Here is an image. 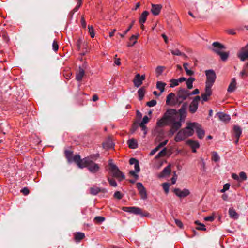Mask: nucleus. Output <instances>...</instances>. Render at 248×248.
Listing matches in <instances>:
<instances>
[{
    "label": "nucleus",
    "mask_w": 248,
    "mask_h": 248,
    "mask_svg": "<svg viewBox=\"0 0 248 248\" xmlns=\"http://www.w3.org/2000/svg\"><path fill=\"white\" fill-rule=\"evenodd\" d=\"M99 154L91 155L90 156L81 159L80 156L75 157V161L78 163V166L80 168H87L89 170L93 173L99 171L100 167L98 164L94 163L93 160L96 159L99 157Z\"/></svg>",
    "instance_id": "obj_1"
},
{
    "label": "nucleus",
    "mask_w": 248,
    "mask_h": 248,
    "mask_svg": "<svg viewBox=\"0 0 248 248\" xmlns=\"http://www.w3.org/2000/svg\"><path fill=\"white\" fill-rule=\"evenodd\" d=\"M187 104L184 103L181 108L176 110L177 115L174 120H170L169 122L171 124V127L175 130H178L182 126V123L185 120L186 116Z\"/></svg>",
    "instance_id": "obj_2"
},
{
    "label": "nucleus",
    "mask_w": 248,
    "mask_h": 248,
    "mask_svg": "<svg viewBox=\"0 0 248 248\" xmlns=\"http://www.w3.org/2000/svg\"><path fill=\"white\" fill-rule=\"evenodd\" d=\"M176 115H177L176 109H170L168 110L163 116L160 119L157 120L156 125L159 127H163L169 124L170 120H174Z\"/></svg>",
    "instance_id": "obj_3"
},
{
    "label": "nucleus",
    "mask_w": 248,
    "mask_h": 248,
    "mask_svg": "<svg viewBox=\"0 0 248 248\" xmlns=\"http://www.w3.org/2000/svg\"><path fill=\"white\" fill-rule=\"evenodd\" d=\"M109 170L112 173V176L116 178L119 181H122L125 179L124 174L119 170L118 167L113 163L112 159L108 161Z\"/></svg>",
    "instance_id": "obj_4"
},
{
    "label": "nucleus",
    "mask_w": 248,
    "mask_h": 248,
    "mask_svg": "<svg viewBox=\"0 0 248 248\" xmlns=\"http://www.w3.org/2000/svg\"><path fill=\"white\" fill-rule=\"evenodd\" d=\"M189 96V92L188 90L185 89L180 88L177 93L175 101L172 102L171 104L173 105L177 104L180 105Z\"/></svg>",
    "instance_id": "obj_5"
},
{
    "label": "nucleus",
    "mask_w": 248,
    "mask_h": 248,
    "mask_svg": "<svg viewBox=\"0 0 248 248\" xmlns=\"http://www.w3.org/2000/svg\"><path fill=\"white\" fill-rule=\"evenodd\" d=\"M206 76V80L205 82V87L211 88L216 79V74L215 71L212 69L207 70L205 71Z\"/></svg>",
    "instance_id": "obj_6"
},
{
    "label": "nucleus",
    "mask_w": 248,
    "mask_h": 248,
    "mask_svg": "<svg viewBox=\"0 0 248 248\" xmlns=\"http://www.w3.org/2000/svg\"><path fill=\"white\" fill-rule=\"evenodd\" d=\"M122 209L124 212L133 213L135 215H140L142 217L150 216V214L148 212H142V209L137 207H124Z\"/></svg>",
    "instance_id": "obj_7"
},
{
    "label": "nucleus",
    "mask_w": 248,
    "mask_h": 248,
    "mask_svg": "<svg viewBox=\"0 0 248 248\" xmlns=\"http://www.w3.org/2000/svg\"><path fill=\"white\" fill-rule=\"evenodd\" d=\"M201 97L200 96H196L193 98L189 106V111L191 113L193 114L196 112Z\"/></svg>",
    "instance_id": "obj_8"
},
{
    "label": "nucleus",
    "mask_w": 248,
    "mask_h": 248,
    "mask_svg": "<svg viewBox=\"0 0 248 248\" xmlns=\"http://www.w3.org/2000/svg\"><path fill=\"white\" fill-rule=\"evenodd\" d=\"M196 125L197 123L195 122L188 123L187 124V126L185 128H183L187 137H190L193 135L194 132V126H196Z\"/></svg>",
    "instance_id": "obj_9"
},
{
    "label": "nucleus",
    "mask_w": 248,
    "mask_h": 248,
    "mask_svg": "<svg viewBox=\"0 0 248 248\" xmlns=\"http://www.w3.org/2000/svg\"><path fill=\"white\" fill-rule=\"evenodd\" d=\"M136 185L137 188L139 191L141 198L144 200L147 199V191L146 190V188L143 186V184L140 182H138L137 183Z\"/></svg>",
    "instance_id": "obj_10"
},
{
    "label": "nucleus",
    "mask_w": 248,
    "mask_h": 248,
    "mask_svg": "<svg viewBox=\"0 0 248 248\" xmlns=\"http://www.w3.org/2000/svg\"><path fill=\"white\" fill-rule=\"evenodd\" d=\"M212 46H214V48L213 49V51L218 55L222 51H223L224 50L226 49L225 46L217 42H214Z\"/></svg>",
    "instance_id": "obj_11"
},
{
    "label": "nucleus",
    "mask_w": 248,
    "mask_h": 248,
    "mask_svg": "<svg viewBox=\"0 0 248 248\" xmlns=\"http://www.w3.org/2000/svg\"><path fill=\"white\" fill-rule=\"evenodd\" d=\"M145 78V75H142L141 76L140 74H137L133 79L134 86L136 87L140 86L142 84L143 81Z\"/></svg>",
    "instance_id": "obj_12"
},
{
    "label": "nucleus",
    "mask_w": 248,
    "mask_h": 248,
    "mask_svg": "<svg viewBox=\"0 0 248 248\" xmlns=\"http://www.w3.org/2000/svg\"><path fill=\"white\" fill-rule=\"evenodd\" d=\"M174 193L179 197L184 198L189 195L190 192L187 189L181 190L179 188H175L174 189Z\"/></svg>",
    "instance_id": "obj_13"
},
{
    "label": "nucleus",
    "mask_w": 248,
    "mask_h": 248,
    "mask_svg": "<svg viewBox=\"0 0 248 248\" xmlns=\"http://www.w3.org/2000/svg\"><path fill=\"white\" fill-rule=\"evenodd\" d=\"M65 154V156L66 158L67 159L68 162L69 163H72V162H75L76 164L78 165V163L75 161V157L77 156H80L78 155H75L74 157H73V152L69 150H65L64 151Z\"/></svg>",
    "instance_id": "obj_14"
},
{
    "label": "nucleus",
    "mask_w": 248,
    "mask_h": 248,
    "mask_svg": "<svg viewBox=\"0 0 248 248\" xmlns=\"http://www.w3.org/2000/svg\"><path fill=\"white\" fill-rule=\"evenodd\" d=\"M212 91L211 88L205 87V93L201 95L202 103L208 100L209 97L212 95Z\"/></svg>",
    "instance_id": "obj_15"
},
{
    "label": "nucleus",
    "mask_w": 248,
    "mask_h": 248,
    "mask_svg": "<svg viewBox=\"0 0 248 248\" xmlns=\"http://www.w3.org/2000/svg\"><path fill=\"white\" fill-rule=\"evenodd\" d=\"M100 192L105 193L107 192V190L105 188H101L95 186L90 188V193L93 195H96Z\"/></svg>",
    "instance_id": "obj_16"
},
{
    "label": "nucleus",
    "mask_w": 248,
    "mask_h": 248,
    "mask_svg": "<svg viewBox=\"0 0 248 248\" xmlns=\"http://www.w3.org/2000/svg\"><path fill=\"white\" fill-rule=\"evenodd\" d=\"M194 130H196L197 136L199 139H202L204 137L205 135V131L202 128V126L200 124L197 123L196 126H194Z\"/></svg>",
    "instance_id": "obj_17"
},
{
    "label": "nucleus",
    "mask_w": 248,
    "mask_h": 248,
    "mask_svg": "<svg viewBox=\"0 0 248 248\" xmlns=\"http://www.w3.org/2000/svg\"><path fill=\"white\" fill-rule=\"evenodd\" d=\"M187 138V137L184 131L183 130V129H182L177 133L174 138V140L176 142H179L185 140Z\"/></svg>",
    "instance_id": "obj_18"
},
{
    "label": "nucleus",
    "mask_w": 248,
    "mask_h": 248,
    "mask_svg": "<svg viewBox=\"0 0 248 248\" xmlns=\"http://www.w3.org/2000/svg\"><path fill=\"white\" fill-rule=\"evenodd\" d=\"M186 144L189 146L192 149V151L193 153L196 152V149L199 148L200 145L198 141H194L192 140H188L186 142Z\"/></svg>",
    "instance_id": "obj_19"
},
{
    "label": "nucleus",
    "mask_w": 248,
    "mask_h": 248,
    "mask_svg": "<svg viewBox=\"0 0 248 248\" xmlns=\"http://www.w3.org/2000/svg\"><path fill=\"white\" fill-rule=\"evenodd\" d=\"M162 6L161 4H152L151 12L154 16L159 15Z\"/></svg>",
    "instance_id": "obj_20"
},
{
    "label": "nucleus",
    "mask_w": 248,
    "mask_h": 248,
    "mask_svg": "<svg viewBox=\"0 0 248 248\" xmlns=\"http://www.w3.org/2000/svg\"><path fill=\"white\" fill-rule=\"evenodd\" d=\"M171 172L170 165H169L166 167L158 175L159 178H163L169 176Z\"/></svg>",
    "instance_id": "obj_21"
},
{
    "label": "nucleus",
    "mask_w": 248,
    "mask_h": 248,
    "mask_svg": "<svg viewBox=\"0 0 248 248\" xmlns=\"http://www.w3.org/2000/svg\"><path fill=\"white\" fill-rule=\"evenodd\" d=\"M135 170H131L129 171V174L134 176L136 179H138V175L136 174V172L138 173L140 171V167L139 165V162H138L136 164L134 165Z\"/></svg>",
    "instance_id": "obj_22"
},
{
    "label": "nucleus",
    "mask_w": 248,
    "mask_h": 248,
    "mask_svg": "<svg viewBox=\"0 0 248 248\" xmlns=\"http://www.w3.org/2000/svg\"><path fill=\"white\" fill-rule=\"evenodd\" d=\"M219 119L224 122H229L231 119V117L229 115L225 114L223 112H218L217 113Z\"/></svg>",
    "instance_id": "obj_23"
},
{
    "label": "nucleus",
    "mask_w": 248,
    "mask_h": 248,
    "mask_svg": "<svg viewBox=\"0 0 248 248\" xmlns=\"http://www.w3.org/2000/svg\"><path fill=\"white\" fill-rule=\"evenodd\" d=\"M85 75V71L81 67H79V71L76 73V79L78 81H81Z\"/></svg>",
    "instance_id": "obj_24"
},
{
    "label": "nucleus",
    "mask_w": 248,
    "mask_h": 248,
    "mask_svg": "<svg viewBox=\"0 0 248 248\" xmlns=\"http://www.w3.org/2000/svg\"><path fill=\"white\" fill-rule=\"evenodd\" d=\"M236 88V82L235 79L232 78L230 83L229 87L227 89V91L229 93H232L235 91Z\"/></svg>",
    "instance_id": "obj_25"
},
{
    "label": "nucleus",
    "mask_w": 248,
    "mask_h": 248,
    "mask_svg": "<svg viewBox=\"0 0 248 248\" xmlns=\"http://www.w3.org/2000/svg\"><path fill=\"white\" fill-rule=\"evenodd\" d=\"M229 217L233 219H237L239 217L238 214L236 212L235 210L233 208H230L229 209Z\"/></svg>",
    "instance_id": "obj_26"
},
{
    "label": "nucleus",
    "mask_w": 248,
    "mask_h": 248,
    "mask_svg": "<svg viewBox=\"0 0 248 248\" xmlns=\"http://www.w3.org/2000/svg\"><path fill=\"white\" fill-rule=\"evenodd\" d=\"M127 144L130 149H136L138 147V143L136 140L133 138L128 140Z\"/></svg>",
    "instance_id": "obj_27"
},
{
    "label": "nucleus",
    "mask_w": 248,
    "mask_h": 248,
    "mask_svg": "<svg viewBox=\"0 0 248 248\" xmlns=\"http://www.w3.org/2000/svg\"><path fill=\"white\" fill-rule=\"evenodd\" d=\"M149 15V12L147 11H144L141 15L140 19L139 22L140 24H144L147 19V16Z\"/></svg>",
    "instance_id": "obj_28"
},
{
    "label": "nucleus",
    "mask_w": 248,
    "mask_h": 248,
    "mask_svg": "<svg viewBox=\"0 0 248 248\" xmlns=\"http://www.w3.org/2000/svg\"><path fill=\"white\" fill-rule=\"evenodd\" d=\"M85 237V234L81 232H78L74 234V239L76 242H79Z\"/></svg>",
    "instance_id": "obj_29"
},
{
    "label": "nucleus",
    "mask_w": 248,
    "mask_h": 248,
    "mask_svg": "<svg viewBox=\"0 0 248 248\" xmlns=\"http://www.w3.org/2000/svg\"><path fill=\"white\" fill-rule=\"evenodd\" d=\"M233 134L235 137L240 138L242 134V129L238 125H234L233 127Z\"/></svg>",
    "instance_id": "obj_30"
},
{
    "label": "nucleus",
    "mask_w": 248,
    "mask_h": 248,
    "mask_svg": "<svg viewBox=\"0 0 248 248\" xmlns=\"http://www.w3.org/2000/svg\"><path fill=\"white\" fill-rule=\"evenodd\" d=\"M82 0H76V1L77 2V4L76 6V7L72 10L70 13V15L71 16H72L74 14L75 12H77L79 8L81 6L82 4Z\"/></svg>",
    "instance_id": "obj_31"
},
{
    "label": "nucleus",
    "mask_w": 248,
    "mask_h": 248,
    "mask_svg": "<svg viewBox=\"0 0 248 248\" xmlns=\"http://www.w3.org/2000/svg\"><path fill=\"white\" fill-rule=\"evenodd\" d=\"M175 97V94L173 93H170L166 97V104L167 105H172V102H174L175 100L172 101L171 102H170V100L172 99H174ZM172 105H173L172 104Z\"/></svg>",
    "instance_id": "obj_32"
},
{
    "label": "nucleus",
    "mask_w": 248,
    "mask_h": 248,
    "mask_svg": "<svg viewBox=\"0 0 248 248\" xmlns=\"http://www.w3.org/2000/svg\"><path fill=\"white\" fill-rule=\"evenodd\" d=\"M139 34H137L136 35H132L129 40L130 41H133L132 43H128L127 44L128 46H132L134 45L137 43V40L139 37Z\"/></svg>",
    "instance_id": "obj_33"
},
{
    "label": "nucleus",
    "mask_w": 248,
    "mask_h": 248,
    "mask_svg": "<svg viewBox=\"0 0 248 248\" xmlns=\"http://www.w3.org/2000/svg\"><path fill=\"white\" fill-rule=\"evenodd\" d=\"M238 57L241 61H245L246 60L248 59V53L243 49L242 51L238 55Z\"/></svg>",
    "instance_id": "obj_34"
},
{
    "label": "nucleus",
    "mask_w": 248,
    "mask_h": 248,
    "mask_svg": "<svg viewBox=\"0 0 248 248\" xmlns=\"http://www.w3.org/2000/svg\"><path fill=\"white\" fill-rule=\"evenodd\" d=\"M166 85V84L162 81H157L156 82V88L160 91V93H162L164 91Z\"/></svg>",
    "instance_id": "obj_35"
},
{
    "label": "nucleus",
    "mask_w": 248,
    "mask_h": 248,
    "mask_svg": "<svg viewBox=\"0 0 248 248\" xmlns=\"http://www.w3.org/2000/svg\"><path fill=\"white\" fill-rule=\"evenodd\" d=\"M195 81V78L192 77H189L186 80V84L188 89H191L193 88V82Z\"/></svg>",
    "instance_id": "obj_36"
},
{
    "label": "nucleus",
    "mask_w": 248,
    "mask_h": 248,
    "mask_svg": "<svg viewBox=\"0 0 248 248\" xmlns=\"http://www.w3.org/2000/svg\"><path fill=\"white\" fill-rule=\"evenodd\" d=\"M145 93V90L144 87H141L138 91L139 99L140 100H142L143 99Z\"/></svg>",
    "instance_id": "obj_37"
},
{
    "label": "nucleus",
    "mask_w": 248,
    "mask_h": 248,
    "mask_svg": "<svg viewBox=\"0 0 248 248\" xmlns=\"http://www.w3.org/2000/svg\"><path fill=\"white\" fill-rule=\"evenodd\" d=\"M229 55V52H224L222 51L221 53H220L219 56L220 57V59L223 61H225L227 60Z\"/></svg>",
    "instance_id": "obj_38"
},
{
    "label": "nucleus",
    "mask_w": 248,
    "mask_h": 248,
    "mask_svg": "<svg viewBox=\"0 0 248 248\" xmlns=\"http://www.w3.org/2000/svg\"><path fill=\"white\" fill-rule=\"evenodd\" d=\"M165 67L162 66H158L155 69V74L157 77L162 74Z\"/></svg>",
    "instance_id": "obj_39"
},
{
    "label": "nucleus",
    "mask_w": 248,
    "mask_h": 248,
    "mask_svg": "<svg viewBox=\"0 0 248 248\" xmlns=\"http://www.w3.org/2000/svg\"><path fill=\"white\" fill-rule=\"evenodd\" d=\"M167 154V150L166 148L163 149L160 152H159L157 155L155 156V158H158L161 157L165 156Z\"/></svg>",
    "instance_id": "obj_40"
},
{
    "label": "nucleus",
    "mask_w": 248,
    "mask_h": 248,
    "mask_svg": "<svg viewBox=\"0 0 248 248\" xmlns=\"http://www.w3.org/2000/svg\"><path fill=\"white\" fill-rule=\"evenodd\" d=\"M170 88H173L179 85L178 79H172L170 80Z\"/></svg>",
    "instance_id": "obj_41"
},
{
    "label": "nucleus",
    "mask_w": 248,
    "mask_h": 248,
    "mask_svg": "<svg viewBox=\"0 0 248 248\" xmlns=\"http://www.w3.org/2000/svg\"><path fill=\"white\" fill-rule=\"evenodd\" d=\"M134 23V21H133L131 23V24L129 26L128 28L127 29H125V31H124V33H118V34L122 37L124 38V35L128 32V31L131 29L132 28L133 24Z\"/></svg>",
    "instance_id": "obj_42"
},
{
    "label": "nucleus",
    "mask_w": 248,
    "mask_h": 248,
    "mask_svg": "<svg viewBox=\"0 0 248 248\" xmlns=\"http://www.w3.org/2000/svg\"><path fill=\"white\" fill-rule=\"evenodd\" d=\"M171 53L174 55L176 56H185V54L182 52H181L179 50L176 49L175 50H171Z\"/></svg>",
    "instance_id": "obj_43"
},
{
    "label": "nucleus",
    "mask_w": 248,
    "mask_h": 248,
    "mask_svg": "<svg viewBox=\"0 0 248 248\" xmlns=\"http://www.w3.org/2000/svg\"><path fill=\"white\" fill-rule=\"evenodd\" d=\"M108 180L109 183V184L113 187H116L117 186V184L116 182V181L109 177H108Z\"/></svg>",
    "instance_id": "obj_44"
},
{
    "label": "nucleus",
    "mask_w": 248,
    "mask_h": 248,
    "mask_svg": "<svg viewBox=\"0 0 248 248\" xmlns=\"http://www.w3.org/2000/svg\"><path fill=\"white\" fill-rule=\"evenodd\" d=\"M219 159L220 157L217 153L216 152H213L212 159L215 162H217L219 161Z\"/></svg>",
    "instance_id": "obj_45"
},
{
    "label": "nucleus",
    "mask_w": 248,
    "mask_h": 248,
    "mask_svg": "<svg viewBox=\"0 0 248 248\" xmlns=\"http://www.w3.org/2000/svg\"><path fill=\"white\" fill-rule=\"evenodd\" d=\"M162 187H163V188L166 194H168V192H169V187H170L169 184L167 183H163L162 184Z\"/></svg>",
    "instance_id": "obj_46"
},
{
    "label": "nucleus",
    "mask_w": 248,
    "mask_h": 248,
    "mask_svg": "<svg viewBox=\"0 0 248 248\" xmlns=\"http://www.w3.org/2000/svg\"><path fill=\"white\" fill-rule=\"evenodd\" d=\"M247 179V175L245 172L242 171L239 173V181H244Z\"/></svg>",
    "instance_id": "obj_47"
},
{
    "label": "nucleus",
    "mask_w": 248,
    "mask_h": 248,
    "mask_svg": "<svg viewBox=\"0 0 248 248\" xmlns=\"http://www.w3.org/2000/svg\"><path fill=\"white\" fill-rule=\"evenodd\" d=\"M53 49L55 52L58 51L59 49V45L58 42L56 40H54L52 44Z\"/></svg>",
    "instance_id": "obj_48"
},
{
    "label": "nucleus",
    "mask_w": 248,
    "mask_h": 248,
    "mask_svg": "<svg viewBox=\"0 0 248 248\" xmlns=\"http://www.w3.org/2000/svg\"><path fill=\"white\" fill-rule=\"evenodd\" d=\"M156 104V101L155 100L153 99L150 101L147 102L146 103L147 106L150 107H154L155 106Z\"/></svg>",
    "instance_id": "obj_49"
},
{
    "label": "nucleus",
    "mask_w": 248,
    "mask_h": 248,
    "mask_svg": "<svg viewBox=\"0 0 248 248\" xmlns=\"http://www.w3.org/2000/svg\"><path fill=\"white\" fill-rule=\"evenodd\" d=\"M89 32L91 35L92 38H93L94 37V33L93 31V28L92 26H88Z\"/></svg>",
    "instance_id": "obj_50"
},
{
    "label": "nucleus",
    "mask_w": 248,
    "mask_h": 248,
    "mask_svg": "<svg viewBox=\"0 0 248 248\" xmlns=\"http://www.w3.org/2000/svg\"><path fill=\"white\" fill-rule=\"evenodd\" d=\"M102 145L104 148H110L113 147V144L111 141H108L106 143H103Z\"/></svg>",
    "instance_id": "obj_51"
},
{
    "label": "nucleus",
    "mask_w": 248,
    "mask_h": 248,
    "mask_svg": "<svg viewBox=\"0 0 248 248\" xmlns=\"http://www.w3.org/2000/svg\"><path fill=\"white\" fill-rule=\"evenodd\" d=\"M94 220L97 223H101L105 220V218L102 217L97 216L94 218Z\"/></svg>",
    "instance_id": "obj_52"
},
{
    "label": "nucleus",
    "mask_w": 248,
    "mask_h": 248,
    "mask_svg": "<svg viewBox=\"0 0 248 248\" xmlns=\"http://www.w3.org/2000/svg\"><path fill=\"white\" fill-rule=\"evenodd\" d=\"M114 197L115 198L120 200V199H121L122 198L123 195H122V194L120 192L117 191V192H115V193L114 194Z\"/></svg>",
    "instance_id": "obj_53"
},
{
    "label": "nucleus",
    "mask_w": 248,
    "mask_h": 248,
    "mask_svg": "<svg viewBox=\"0 0 248 248\" xmlns=\"http://www.w3.org/2000/svg\"><path fill=\"white\" fill-rule=\"evenodd\" d=\"M196 229L198 230L206 231V228L205 226L202 223H199V226L197 227Z\"/></svg>",
    "instance_id": "obj_54"
},
{
    "label": "nucleus",
    "mask_w": 248,
    "mask_h": 248,
    "mask_svg": "<svg viewBox=\"0 0 248 248\" xmlns=\"http://www.w3.org/2000/svg\"><path fill=\"white\" fill-rule=\"evenodd\" d=\"M230 186V185L229 184H228V183L225 184L223 186V188L220 190V192L222 193L225 192L226 191H227V190H228L229 189Z\"/></svg>",
    "instance_id": "obj_55"
},
{
    "label": "nucleus",
    "mask_w": 248,
    "mask_h": 248,
    "mask_svg": "<svg viewBox=\"0 0 248 248\" xmlns=\"http://www.w3.org/2000/svg\"><path fill=\"white\" fill-rule=\"evenodd\" d=\"M149 121V119L147 116H144L142 122L140 124L141 125L145 124L147 123Z\"/></svg>",
    "instance_id": "obj_56"
},
{
    "label": "nucleus",
    "mask_w": 248,
    "mask_h": 248,
    "mask_svg": "<svg viewBox=\"0 0 248 248\" xmlns=\"http://www.w3.org/2000/svg\"><path fill=\"white\" fill-rule=\"evenodd\" d=\"M175 222L176 224L180 228H182L183 227V224L182 221L179 219H175Z\"/></svg>",
    "instance_id": "obj_57"
},
{
    "label": "nucleus",
    "mask_w": 248,
    "mask_h": 248,
    "mask_svg": "<svg viewBox=\"0 0 248 248\" xmlns=\"http://www.w3.org/2000/svg\"><path fill=\"white\" fill-rule=\"evenodd\" d=\"M214 217L213 216H208L204 218V220L206 221L212 222L214 220Z\"/></svg>",
    "instance_id": "obj_58"
},
{
    "label": "nucleus",
    "mask_w": 248,
    "mask_h": 248,
    "mask_svg": "<svg viewBox=\"0 0 248 248\" xmlns=\"http://www.w3.org/2000/svg\"><path fill=\"white\" fill-rule=\"evenodd\" d=\"M138 162V160L134 158H131L129 160V164L130 165H135Z\"/></svg>",
    "instance_id": "obj_59"
},
{
    "label": "nucleus",
    "mask_w": 248,
    "mask_h": 248,
    "mask_svg": "<svg viewBox=\"0 0 248 248\" xmlns=\"http://www.w3.org/2000/svg\"><path fill=\"white\" fill-rule=\"evenodd\" d=\"M160 148L158 147V146L157 145L155 149H153L150 153V155L152 156Z\"/></svg>",
    "instance_id": "obj_60"
},
{
    "label": "nucleus",
    "mask_w": 248,
    "mask_h": 248,
    "mask_svg": "<svg viewBox=\"0 0 248 248\" xmlns=\"http://www.w3.org/2000/svg\"><path fill=\"white\" fill-rule=\"evenodd\" d=\"M81 43H82V40L81 39H78L77 42V43H76V46H77V47L78 49V50H79L80 48H81Z\"/></svg>",
    "instance_id": "obj_61"
},
{
    "label": "nucleus",
    "mask_w": 248,
    "mask_h": 248,
    "mask_svg": "<svg viewBox=\"0 0 248 248\" xmlns=\"http://www.w3.org/2000/svg\"><path fill=\"white\" fill-rule=\"evenodd\" d=\"M140 126L142 130L144 131V136L147 134V127L145 124L141 125L140 124Z\"/></svg>",
    "instance_id": "obj_62"
},
{
    "label": "nucleus",
    "mask_w": 248,
    "mask_h": 248,
    "mask_svg": "<svg viewBox=\"0 0 248 248\" xmlns=\"http://www.w3.org/2000/svg\"><path fill=\"white\" fill-rule=\"evenodd\" d=\"M81 24H82V27L84 28H86V21H85V19L84 17L83 16L81 17Z\"/></svg>",
    "instance_id": "obj_63"
},
{
    "label": "nucleus",
    "mask_w": 248,
    "mask_h": 248,
    "mask_svg": "<svg viewBox=\"0 0 248 248\" xmlns=\"http://www.w3.org/2000/svg\"><path fill=\"white\" fill-rule=\"evenodd\" d=\"M21 191L25 195H27L29 193V190L27 187H24L21 190Z\"/></svg>",
    "instance_id": "obj_64"
}]
</instances>
